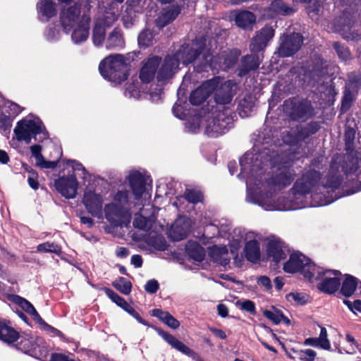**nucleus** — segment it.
I'll list each match as a JSON object with an SVG mask.
<instances>
[{
	"mask_svg": "<svg viewBox=\"0 0 361 361\" xmlns=\"http://www.w3.org/2000/svg\"><path fill=\"white\" fill-rule=\"evenodd\" d=\"M276 164L275 152H271V151L268 149H264L262 152H257L254 148L252 152H246L240 159V173L238 176L246 179L247 201L250 180L252 181V185L255 187V197L266 196L267 194H269L270 196L272 194L273 198H269V201H272L274 199V196L275 200L278 197H286L285 196H279L275 192H273L271 188L272 185L281 188L290 185L294 176V171L292 169L286 166L279 167L271 181H263L264 171L269 166H274ZM264 179L266 178H264Z\"/></svg>",
	"mask_w": 361,
	"mask_h": 361,
	"instance_id": "obj_1",
	"label": "nucleus"
},
{
	"mask_svg": "<svg viewBox=\"0 0 361 361\" xmlns=\"http://www.w3.org/2000/svg\"><path fill=\"white\" fill-rule=\"evenodd\" d=\"M126 179L132 195L127 190L118 191L114 195L112 202L105 204L103 209L105 218L114 226L128 225L131 219V205L144 204L151 197L147 188V178L144 174L137 171H131Z\"/></svg>",
	"mask_w": 361,
	"mask_h": 361,
	"instance_id": "obj_2",
	"label": "nucleus"
},
{
	"mask_svg": "<svg viewBox=\"0 0 361 361\" xmlns=\"http://www.w3.org/2000/svg\"><path fill=\"white\" fill-rule=\"evenodd\" d=\"M320 174L314 171L310 170L305 172L299 178L294 184L291 191L288 194L287 197H278L272 201L269 199L273 198L272 194L266 196L255 197V187L252 181L248 183L247 202L255 204L267 211H288L295 210L306 207L305 195L313 189L323 191L326 190L324 185H319Z\"/></svg>",
	"mask_w": 361,
	"mask_h": 361,
	"instance_id": "obj_3",
	"label": "nucleus"
},
{
	"mask_svg": "<svg viewBox=\"0 0 361 361\" xmlns=\"http://www.w3.org/2000/svg\"><path fill=\"white\" fill-rule=\"evenodd\" d=\"M59 22L63 31L71 34L74 44H81L89 38L91 16L89 11L82 9L80 4L63 7L59 13Z\"/></svg>",
	"mask_w": 361,
	"mask_h": 361,
	"instance_id": "obj_4",
	"label": "nucleus"
},
{
	"mask_svg": "<svg viewBox=\"0 0 361 361\" xmlns=\"http://www.w3.org/2000/svg\"><path fill=\"white\" fill-rule=\"evenodd\" d=\"M202 45V39H196L191 44L183 45L174 55L167 56L158 70V80L161 81L172 78L178 72L180 61L183 65L195 61L196 66L200 60V50Z\"/></svg>",
	"mask_w": 361,
	"mask_h": 361,
	"instance_id": "obj_5",
	"label": "nucleus"
},
{
	"mask_svg": "<svg viewBox=\"0 0 361 361\" xmlns=\"http://www.w3.org/2000/svg\"><path fill=\"white\" fill-rule=\"evenodd\" d=\"M228 109H218L208 113L203 117L195 116L185 123V128L190 133H197L204 123V133L210 137H217L224 134L233 120Z\"/></svg>",
	"mask_w": 361,
	"mask_h": 361,
	"instance_id": "obj_6",
	"label": "nucleus"
},
{
	"mask_svg": "<svg viewBox=\"0 0 361 361\" xmlns=\"http://www.w3.org/2000/svg\"><path fill=\"white\" fill-rule=\"evenodd\" d=\"M18 141L30 144L32 139L42 142L48 137V133L42 121L33 114H29L17 122L13 129Z\"/></svg>",
	"mask_w": 361,
	"mask_h": 361,
	"instance_id": "obj_7",
	"label": "nucleus"
},
{
	"mask_svg": "<svg viewBox=\"0 0 361 361\" xmlns=\"http://www.w3.org/2000/svg\"><path fill=\"white\" fill-rule=\"evenodd\" d=\"M129 59L121 54H112L102 60L99 70L104 78L119 84L127 78Z\"/></svg>",
	"mask_w": 361,
	"mask_h": 361,
	"instance_id": "obj_8",
	"label": "nucleus"
},
{
	"mask_svg": "<svg viewBox=\"0 0 361 361\" xmlns=\"http://www.w3.org/2000/svg\"><path fill=\"white\" fill-rule=\"evenodd\" d=\"M201 39L203 42L202 47H204L205 40ZM200 60L195 67L198 72L204 71L207 67H210L212 70L216 71L226 70L235 63L240 54L238 49H233L224 51L220 55L213 57L209 53H204L203 48L200 50Z\"/></svg>",
	"mask_w": 361,
	"mask_h": 361,
	"instance_id": "obj_9",
	"label": "nucleus"
},
{
	"mask_svg": "<svg viewBox=\"0 0 361 361\" xmlns=\"http://www.w3.org/2000/svg\"><path fill=\"white\" fill-rule=\"evenodd\" d=\"M66 164L71 167L73 173L59 177L55 180L54 185L62 196L67 199H73L75 197L78 189V182L74 173L81 171V177L85 178L86 170L80 163L75 160H68Z\"/></svg>",
	"mask_w": 361,
	"mask_h": 361,
	"instance_id": "obj_10",
	"label": "nucleus"
},
{
	"mask_svg": "<svg viewBox=\"0 0 361 361\" xmlns=\"http://www.w3.org/2000/svg\"><path fill=\"white\" fill-rule=\"evenodd\" d=\"M118 18V11L115 12L114 9L107 11L100 8L94 20V27L92 29V40L94 46L100 47L104 43L106 37V28Z\"/></svg>",
	"mask_w": 361,
	"mask_h": 361,
	"instance_id": "obj_11",
	"label": "nucleus"
},
{
	"mask_svg": "<svg viewBox=\"0 0 361 361\" xmlns=\"http://www.w3.org/2000/svg\"><path fill=\"white\" fill-rule=\"evenodd\" d=\"M231 252H229L226 246L214 245L210 248L209 255L214 262L221 266L226 267L229 264L231 257L233 258L234 264L240 267L243 265L244 257L238 255L237 252L240 247V239H233L230 241Z\"/></svg>",
	"mask_w": 361,
	"mask_h": 361,
	"instance_id": "obj_12",
	"label": "nucleus"
},
{
	"mask_svg": "<svg viewBox=\"0 0 361 361\" xmlns=\"http://www.w3.org/2000/svg\"><path fill=\"white\" fill-rule=\"evenodd\" d=\"M283 270L286 273H300L303 276L312 280L314 277V271H317V266L304 255L294 252L290 255L288 260L283 264Z\"/></svg>",
	"mask_w": 361,
	"mask_h": 361,
	"instance_id": "obj_13",
	"label": "nucleus"
},
{
	"mask_svg": "<svg viewBox=\"0 0 361 361\" xmlns=\"http://www.w3.org/2000/svg\"><path fill=\"white\" fill-rule=\"evenodd\" d=\"M314 277L311 282L320 281L318 283V288L327 293H335L340 284L339 276L341 273L334 270H324L321 267H317V271H314Z\"/></svg>",
	"mask_w": 361,
	"mask_h": 361,
	"instance_id": "obj_14",
	"label": "nucleus"
},
{
	"mask_svg": "<svg viewBox=\"0 0 361 361\" xmlns=\"http://www.w3.org/2000/svg\"><path fill=\"white\" fill-rule=\"evenodd\" d=\"M82 203L88 213L92 216L99 219L104 218L102 195L92 190H86L82 198Z\"/></svg>",
	"mask_w": 361,
	"mask_h": 361,
	"instance_id": "obj_15",
	"label": "nucleus"
},
{
	"mask_svg": "<svg viewBox=\"0 0 361 361\" xmlns=\"http://www.w3.org/2000/svg\"><path fill=\"white\" fill-rule=\"evenodd\" d=\"M259 240V235L252 231L245 235V257L250 262L257 263L260 258Z\"/></svg>",
	"mask_w": 361,
	"mask_h": 361,
	"instance_id": "obj_16",
	"label": "nucleus"
},
{
	"mask_svg": "<svg viewBox=\"0 0 361 361\" xmlns=\"http://www.w3.org/2000/svg\"><path fill=\"white\" fill-rule=\"evenodd\" d=\"M302 44V37L299 33H293L283 37L278 52L281 56H292L298 51Z\"/></svg>",
	"mask_w": 361,
	"mask_h": 361,
	"instance_id": "obj_17",
	"label": "nucleus"
},
{
	"mask_svg": "<svg viewBox=\"0 0 361 361\" xmlns=\"http://www.w3.org/2000/svg\"><path fill=\"white\" fill-rule=\"evenodd\" d=\"M215 80V86L213 92H214V99L218 104H230L233 96V87L235 83L228 80L219 85Z\"/></svg>",
	"mask_w": 361,
	"mask_h": 361,
	"instance_id": "obj_18",
	"label": "nucleus"
},
{
	"mask_svg": "<svg viewBox=\"0 0 361 361\" xmlns=\"http://www.w3.org/2000/svg\"><path fill=\"white\" fill-rule=\"evenodd\" d=\"M343 161V158L341 156L335 157L331 164V173L333 175V177L336 176L335 180H331L328 187L335 188H337L340 183L339 177L336 175L340 171V168L341 169V171H343L345 174L348 175V173H352L353 171L357 169L355 161L353 159L350 161V167L345 166L344 165H341V162Z\"/></svg>",
	"mask_w": 361,
	"mask_h": 361,
	"instance_id": "obj_19",
	"label": "nucleus"
},
{
	"mask_svg": "<svg viewBox=\"0 0 361 361\" xmlns=\"http://www.w3.org/2000/svg\"><path fill=\"white\" fill-rule=\"evenodd\" d=\"M20 338V341L18 343L19 350L35 357L42 355L41 339L29 336Z\"/></svg>",
	"mask_w": 361,
	"mask_h": 361,
	"instance_id": "obj_20",
	"label": "nucleus"
},
{
	"mask_svg": "<svg viewBox=\"0 0 361 361\" xmlns=\"http://www.w3.org/2000/svg\"><path fill=\"white\" fill-rule=\"evenodd\" d=\"M38 19L48 22L57 13V6L54 0H39L36 5Z\"/></svg>",
	"mask_w": 361,
	"mask_h": 361,
	"instance_id": "obj_21",
	"label": "nucleus"
},
{
	"mask_svg": "<svg viewBox=\"0 0 361 361\" xmlns=\"http://www.w3.org/2000/svg\"><path fill=\"white\" fill-rule=\"evenodd\" d=\"M274 29L271 26H265L252 39L250 48L252 52L263 50L269 41L274 37Z\"/></svg>",
	"mask_w": 361,
	"mask_h": 361,
	"instance_id": "obj_22",
	"label": "nucleus"
},
{
	"mask_svg": "<svg viewBox=\"0 0 361 361\" xmlns=\"http://www.w3.org/2000/svg\"><path fill=\"white\" fill-rule=\"evenodd\" d=\"M215 86V80H208L200 87L194 90L190 97V102L193 105H199L202 103L213 92Z\"/></svg>",
	"mask_w": 361,
	"mask_h": 361,
	"instance_id": "obj_23",
	"label": "nucleus"
},
{
	"mask_svg": "<svg viewBox=\"0 0 361 361\" xmlns=\"http://www.w3.org/2000/svg\"><path fill=\"white\" fill-rule=\"evenodd\" d=\"M160 59L158 56H152L145 62L140 71V78L143 82H149L155 75Z\"/></svg>",
	"mask_w": 361,
	"mask_h": 361,
	"instance_id": "obj_24",
	"label": "nucleus"
},
{
	"mask_svg": "<svg viewBox=\"0 0 361 361\" xmlns=\"http://www.w3.org/2000/svg\"><path fill=\"white\" fill-rule=\"evenodd\" d=\"M337 22L338 24L335 28V30L341 32L343 38L348 40L357 39L358 35L351 31L353 23L348 15L344 14L343 17H341L340 19L337 20Z\"/></svg>",
	"mask_w": 361,
	"mask_h": 361,
	"instance_id": "obj_25",
	"label": "nucleus"
},
{
	"mask_svg": "<svg viewBox=\"0 0 361 361\" xmlns=\"http://www.w3.org/2000/svg\"><path fill=\"white\" fill-rule=\"evenodd\" d=\"M189 225L188 219H178L169 231L170 237L176 241L183 240L189 231Z\"/></svg>",
	"mask_w": 361,
	"mask_h": 361,
	"instance_id": "obj_26",
	"label": "nucleus"
},
{
	"mask_svg": "<svg viewBox=\"0 0 361 361\" xmlns=\"http://www.w3.org/2000/svg\"><path fill=\"white\" fill-rule=\"evenodd\" d=\"M179 8L176 6H170L164 8L157 18L156 23L159 27H163L172 22L179 14Z\"/></svg>",
	"mask_w": 361,
	"mask_h": 361,
	"instance_id": "obj_27",
	"label": "nucleus"
},
{
	"mask_svg": "<svg viewBox=\"0 0 361 361\" xmlns=\"http://www.w3.org/2000/svg\"><path fill=\"white\" fill-rule=\"evenodd\" d=\"M359 290L361 294V282L350 275H346L342 282L341 293L345 297L351 296L355 290Z\"/></svg>",
	"mask_w": 361,
	"mask_h": 361,
	"instance_id": "obj_28",
	"label": "nucleus"
},
{
	"mask_svg": "<svg viewBox=\"0 0 361 361\" xmlns=\"http://www.w3.org/2000/svg\"><path fill=\"white\" fill-rule=\"evenodd\" d=\"M291 11V9L288 7L281 0L273 1L267 10L265 11V13L263 15L264 18H274L277 15H285L288 14Z\"/></svg>",
	"mask_w": 361,
	"mask_h": 361,
	"instance_id": "obj_29",
	"label": "nucleus"
},
{
	"mask_svg": "<svg viewBox=\"0 0 361 361\" xmlns=\"http://www.w3.org/2000/svg\"><path fill=\"white\" fill-rule=\"evenodd\" d=\"M159 334L166 342H167L172 348H175L176 350L187 355H190L192 353V351L188 346H186L183 342L178 340L173 336L162 331H160Z\"/></svg>",
	"mask_w": 361,
	"mask_h": 361,
	"instance_id": "obj_30",
	"label": "nucleus"
},
{
	"mask_svg": "<svg viewBox=\"0 0 361 361\" xmlns=\"http://www.w3.org/2000/svg\"><path fill=\"white\" fill-rule=\"evenodd\" d=\"M159 334L166 342H167L172 348H175L176 350L187 355H190L192 353V351L188 346H186L183 342L178 340L173 336L162 331H160Z\"/></svg>",
	"mask_w": 361,
	"mask_h": 361,
	"instance_id": "obj_31",
	"label": "nucleus"
},
{
	"mask_svg": "<svg viewBox=\"0 0 361 361\" xmlns=\"http://www.w3.org/2000/svg\"><path fill=\"white\" fill-rule=\"evenodd\" d=\"M159 334L166 342H167L172 348H175L176 350L187 355H190L192 353V351L188 346H186L183 342L178 340L173 336L162 331H160Z\"/></svg>",
	"mask_w": 361,
	"mask_h": 361,
	"instance_id": "obj_32",
	"label": "nucleus"
},
{
	"mask_svg": "<svg viewBox=\"0 0 361 361\" xmlns=\"http://www.w3.org/2000/svg\"><path fill=\"white\" fill-rule=\"evenodd\" d=\"M159 334L166 342H167L172 348H175L176 350L187 355H190L192 353V351L188 346H186L183 342L178 340L173 336L162 331H160Z\"/></svg>",
	"mask_w": 361,
	"mask_h": 361,
	"instance_id": "obj_33",
	"label": "nucleus"
},
{
	"mask_svg": "<svg viewBox=\"0 0 361 361\" xmlns=\"http://www.w3.org/2000/svg\"><path fill=\"white\" fill-rule=\"evenodd\" d=\"M42 147L39 145H34L30 147V152L32 156L35 159L36 164L44 169H54L56 166V163L55 161H49L44 160L42 154Z\"/></svg>",
	"mask_w": 361,
	"mask_h": 361,
	"instance_id": "obj_34",
	"label": "nucleus"
},
{
	"mask_svg": "<svg viewBox=\"0 0 361 361\" xmlns=\"http://www.w3.org/2000/svg\"><path fill=\"white\" fill-rule=\"evenodd\" d=\"M234 16L236 25L243 28L252 25L256 20L255 15L247 11L235 12Z\"/></svg>",
	"mask_w": 361,
	"mask_h": 361,
	"instance_id": "obj_35",
	"label": "nucleus"
},
{
	"mask_svg": "<svg viewBox=\"0 0 361 361\" xmlns=\"http://www.w3.org/2000/svg\"><path fill=\"white\" fill-rule=\"evenodd\" d=\"M13 301L16 304H18L23 310H24L27 314L31 315L33 317L34 320L37 321V322H43L42 319L37 313L35 308L29 301L18 295L13 296Z\"/></svg>",
	"mask_w": 361,
	"mask_h": 361,
	"instance_id": "obj_36",
	"label": "nucleus"
},
{
	"mask_svg": "<svg viewBox=\"0 0 361 361\" xmlns=\"http://www.w3.org/2000/svg\"><path fill=\"white\" fill-rule=\"evenodd\" d=\"M105 46L108 49L124 47V39L119 30L114 29L110 32L105 42Z\"/></svg>",
	"mask_w": 361,
	"mask_h": 361,
	"instance_id": "obj_37",
	"label": "nucleus"
},
{
	"mask_svg": "<svg viewBox=\"0 0 361 361\" xmlns=\"http://www.w3.org/2000/svg\"><path fill=\"white\" fill-rule=\"evenodd\" d=\"M259 66V59L254 55L244 56L241 61L239 75L242 76L251 70H255Z\"/></svg>",
	"mask_w": 361,
	"mask_h": 361,
	"instance_id": "obj_38",
	"label": "nucleus"
},
{
	"mask_svg": "<svg viewBox=\"0 0 361 361\" xmlns=\"http://www.w3.org/2000/svg\"><path fill=\"white\" fill-rule=\"evenodd\" d=\"M267 252L269 256L278 262L283 259L286 257L283 245L277 240H271L269 242Z\"/></svg>",
	"mask_w": 361,
	"mask_h": 361,
	"instance_id": "obj_39",
	"label": "nucleus"
},
{
	"mask_svg": "<svg viewBox=\"0 0 361 361\" xmlns=\"http://www.w3.org/2000/svg\"><path fill=\"white\" fill-rule=\"evenodd\" d=\"M19 338L18 334L12 327L0 322V340L11 343Z\"/></svg>",
	"mask_w": 361,
	"mask_h": 361,
	"instance_id": "obj_40",
	"label": "nucleus"
},
{
	"mask_svg": "<svg viewBox=\"0 0 361 361\" xmlns=\"http://www.w3.org/2000/svg\"><path fill=\"white\" fill-rule=\"evenodd\" d=\"M186 252L188 256L196 262H202L205 256L203 247L196 242H188Z\"/></svg>",
	"mask_w": 361,
	"mask_h": 361,
	"instance_id": "obj_41",
	"label": "nucleus"
},
{
	"mask_svg": "<svg viewBox=\"0 0 361 361\" xmlns=\"http://www.w3.org/2000/svg\"><path fill=\"white\" fill-rule=\"evenodd\" d=\"M152 315L159 318L165 324L173 329H176L180 326L179 322L169 312H163L159 309H154L152 311Z\"/></svg>",
	"mask_w": 361,
	"mask_h": 361,
	"instance_id": "obj_42",
	"label": "nucleus"
},
{
	"mask_svg": "<svg viewBox=\"0 0 361 361\" xmlns=\"http://www.w3.org/2000/svg\"><path fill=\"white\" fill-rule=\"evenodd\" d=\"M263 315L274 324H278L281 322L290 324V320L283 315V312L274 307H272L270 310H264Z\"/></svg>",
	"mask_w": 361,
	"mask_h": 361,
	"instance_id": "obj_43",
	"label": "nucleus"
},
{
	"mask_svg": "<svg viewBox=\"0 0 361 361\" xmlns=\"http://www.w3.org/2000/svg\"><path fill=\"white\" fill-rule=\"evenodd\" d=\"M137 41L140 47L145 48L152 46L157 42V38L152 31L145 29L139 34Z\"/></svg>",
	"mask_w": 361,
	"mask_h": 361,
	"instance_id": "obj_44",
	"label": "nucleus"
},
{
	"mask_svg": "<svg viewBox=\"0 0 361 361\" xmlns=\"http://www.w3.org/2000/svg\"><path fill=\"white\" fill-rule=\"evenodd\" d=\"M37 252H51L56 255H60L61 252V247L54 243L46 242L39 244L37 247Z\"/></svg>",
	"mask_w": 361,
	"mask_h": 361,
	"instance_id": "obj_45",
	"label": "nucleus"
},
{
	"mask_svg": "<svg viewBox=\"0 0 361 361\" xmlns=\"http://www.w3.org/2000/svg\"><path fill=\"white\" fill-rule=\"evenodd\" d=\"M113 286L121 293L128 295L131 291V283L127 279L121 277L113 283Z\"/></svg>",
	"mask_w": 361,
	"mask_h": 361,
	"instance_id": "obj_46",
	"label": "nucleus"
},
{
	"mask_svg": "<svg viewBox=\"0 0 361 361\" xmlns=\"http://www.w3.org/2000/svg\"><path fill=\"white\" fill-rule=\"evenodd\" d=\"M255 108L254 104L247 99L241 101L239 104V115L242 118L247 117L253 111Z\"/></svg>",
	"mask_w": 361,
	"mask_h": 361,
	"instance_id": "obj_47",
	"label": "nucleus"
},
{
	"mask_svg": "<svg viewBox=\"0 0 361 361\" xmlns=\"http://www.w3.org/2000/svg\"><path fill=\"white\" fill-rule=\"evenodd\" d=\"M44 37L49 42L59 39L61 31L55 24H50L44 31Z\"/></svg>",
	"mask_w": 361,
	"mask_h": 361,
	"instance_id": "obj_48",
	"label": "nucleus"
},
{
	"mask_svg": "<svg viewBox=\"0 0 361 361\" xmlns=\"http://www.w3.org/2000/svg\"><path fill=\"white\" fill-rule=\"evenodd\" d=\"M104 290L106 295L117 305L122 308L127 307V302L123 298L120 297L116 293L107 288H104Z\"/></svg>",
	"mask_w": 361,
	"mask_h": 361,
	"instance_id": "obj_49",
	"label": "nucleus"
},
{
	"mask_svg": "<svg viewBox=\"0 0 361 361\" xmlns=\"http://www.w3.org/2000/svg\"><path fill=\"white\" fill-rule=\"evenodd\" d=\"M4 109L8 114L9 117H14L22 111V108L17 104L6 101L4 104Z\"/></svg>",
	"mask_w": 361,
	"mask_h": 361,
	"instance_id": "obj_50",
	"label": "nucleus"
},
{
	"mask_svg": "<svg viewBox=\"0 0 361 361\" xmlns=\"http://www.w3.org/2000/svg\"><path fill=\"white\" fill-rule=\"evenodd\" d=\"M150 224L151 221L140 214H136L133 220V226L141 230L147 229Z\"/></svg>",
	"mask_w": 361,
	"mask_h": 361,
	"instance_id": "obj_51",
	"label": "nucleus"
},
{
	"mask_svg": "<svg viewBox=\"0 0 361 361\" xmlns=\"http://www.w3.org/2000/svg\"><path fill=\"white\" fill-rule=\"evenodd\" d=\"M145 94L144 91H141L140 87L135 84L130 85L126 90L125 95L134 99H140Z\"/></svg>",
	"mask_w": 361,
	"mask_h": 361,
	"instance_id": "obj_52",
	"label": "nucleus"
},
{
	"mask_svg": "<svg viewBox=\"0 0 361 361\" xmlns=\"http://www.w3.org/2000/svg\"><path fill=\"white\" fill-rule=\"evenodd\" d=\"M287 300L297 305H303L307 302V297L303 293H290L286 295Z\"/></svg>",
	"mask_w": 361,
	"mask_h": 361,
	"instance_id": "obj_53",
	"label": "nucleus"
},
{
	"mask_svg": "<svg viewBox=\"0 0 361 361\" xmlns=\"http://www.w3.org/2000/svg\"><path fill=\"white\" fill-rule=\"evenodd\" d=\"M185 197L189 202L197 203L202 201V195L197 190H187L185 192Z\"/></svg>",
	"mask_w": 361,
	"mask_h": 361,
	"instance_id": "obj_54",
	"label": "nucleus"
},
{
	"mask_svg": "<svg viewBox=\"0 0 361 361\" xmlns=\"http://www.w3.org/2000/svg\"><path fill=\"white\" fill-rule=\"evenodd\" d=\"M318 341H319L320 348L324 350H329L331 348V343L327 338V331L324 327H321V331Z\"/></svg>",
	"mask_w": 361,
	"mask_h": 361,
	"instance_id": "obj_55",
	"label": "nucleus"
},
{
	"mask_svg": "<svg viewBox=\"0 0 361 361\" xmlns=\"http://www.w3.org/2000/svg\"><path fill=\"white\" fill-rule=\"evenodd\" d=\"M150 243L158 250L164 251L167 247L165 239L160 235L157 236L154 240H150Z\"/></svg>",
	"mask_w": 361,
	"mask_h": 361,
	"instance_id": "obj_56",
	"label": "nucleus"
},
{
	"mask_svg": "<svg viewBox=\"0 0 361 361\" xmlns=\"http://www.w3.org/2000/svg\"><path fill=\"white\" fill-rule=\"evenodd\" d=\"M238 307L247 312L251 314L255 313V303L249 300L238 302Z\"/></svg>",
	"mask_w": 361,
	"mask_h": 361,
	"instance_id": "obj_57",
	"label": "nucleus"
},
{
	"mask_svg": "<svg viewBox=\"0 0 361 361\" xmlns=\"http://www.w3.org/2000/svg\"><path fill=\"white\" fill-rule=\"evenodd\" d=\"M312 197L314 201V206H324L330 204L333 202V200L327 198L326 196L320 197L317 192H314L312 195Z\"/></svg>",
	"mask_w": 361,
	"mask_h": 361,
	"instance_id": "obj_58",
	"label": "nucleus"
},
{
	"mask_svg": "<svg viewBox=\"0 0 361 361\" xmlns=\"http://www.w3.org/2000/svg\"><path fill=\"white\" fill-rule=\"evenodd\" d=\"M159 283L154 279L149 280L147 282L145 289L146 292L153 294L155 293L159 289Z\"/></svg>",
	"mask_w": 361,
	"mask_h": 361,
	"instance_id": "obj_59",
	"label": "nucleus"
},
{
	"mask_svg": "<svg viewBox=\"0 0 361 361\" xmlns=\"http://www.w3.org/2000/svg\"><path fill=\"white\" fill-rule=\"evenodd\" d=\"M334 46L341 59L343 60L348 59L349 56V51L346 48L341 47L338 43H334Z\"/></svg>",
	"mask_w": 361,
	"mask_h": 361,
	"instance_id": "obj_60",
	"label": "nucleus"
},
{
	"mask_svg": "<svg viewBox=\"0 0 361 361\" xmlns=\"http://www.w3.org/2000/svg\"><path fill=\"white\" fill-rule=\"evenodd\" d=\"M351 102H352V97L350 95V93L348 92V90H346L344 97H343V101H342L341 111H347L351 104Z\"/></svg>",
	"mask_w": 361,
	"mask_h": 361,
	"instance_id": "obj_61",
	"label": "nucleus"
},
{
	"mask_svg": "<svg viewBox=\"0 0 361 361\" xmlns=\"http://www.w3.org/2000/svg\"><path fill=\"white\" fill-rule=\"evenodd\" d=\"M173 112L175 116L181 119L185 116V114L184 108L179 101L174 104L173 107Z\"/></svg>",
	"mask_w": 361,
	"mask_h": 361,
	"instance_id": "obj_62",
	"label": "nucleus"
},
{
	"mask_svg": "<svg viewBox=\"0 0 361 361\" xmlns=\"http://www.w3.org/2000/svg\"><path fill=\"white\" fill-rule=\"evenodd\" d=\"M123 309L128 312L130 315H132L138 322L145 325L147 324V323L141 318L139 314L130 305L128 304L127 307H123Z\"/></svg>",
	"mask_w": 361,
	"mask_h": 361,
	"instance_id": "obj_63",
	"label": "nucleus"
},
{
	"mask_svg": "<svg viewBox=\"0 0 361 361\" xmlns=\"http://www.w3.org/2000/svg\"><path fill=\"white\" fill-rule=\"evenodd\" d=\"M37 175L35 172H30L27 178V182L29 185L34 190H37L39 188V183L37 179Z\"/></svg>",
	"mask_w": 361,
	"mask_h": 361,
	"instance_id": "obj_64",
	"label": "nucleus"
}]
</instances>
